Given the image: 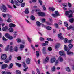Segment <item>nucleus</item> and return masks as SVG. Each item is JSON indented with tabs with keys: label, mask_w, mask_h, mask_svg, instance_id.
<instances>
[{
	"label": "nucleus",
	"mask_w": 74,
	"mask_h": 74,
	"mask_svg": "<svg viewBox=\"0 0 74 74\" xmlns=\"http://www.w3.org/2000/svg\"><path fill=\"white\" fill-rule=\"evenodd\" d=\"M65 14L66 15H68V17L69 18L73 17V15H72L73 14V13L72 12V11L71 10H69V11H66Z\"/></svg>",
	"instance_id": "nucleus-1"
},
{
	"label": "nucleus",
	"mask_w": 74,
	"mask_h": 74,
	"mask_svg": "<svg viewBox=\"0 0 74 74\" xmlns=\"http://www.w3.org/2000/svg\"><path fill=\"white\" fill-rule=\"evenodd\" d=\"M9 47H10V45H7L5 49V50L6 51H10L11 52H13V49L12 48V46H10V47L9 48Z\"/></svg>",
	"instance_id": "nucleus-2"
},
{
	"label": "nucleus",
	"mask_w": 74,
	"mask_h": 74,
	"mask_svg": "<svg viewBox=\"0 0 74 74\" xmlns=\"http://www.w3.org/2000/svg\"><path fill=\"white\" fill-rule=\"evenodd\" d=\"M1 10L2 12H6L7 11V8L5 5H3L1 6Z\"/></svg>",
	"instance_id": "nucleus-3"
},
{
	"label": "nucleus",
	"mask_w": 74,
	"mask_h": 74,
	"mask_svg": "<svg viewBox=\"0 0 74 74\" xmlns=\"http://www.w3.org/2000/svg\"><path fill=\"white\" fill-rule=\"evenodd\" d=\"M1 58L2 60H5L7 59V55L5 54H4L2 55Z\"/></svg>",
	"instance_id": "nucleus-4"
},
{
	"label": "nucleus",
	"mask_w": 74,
	"mask_h": 74,
	"mask_svg": "<svg viewBox=\"0 0 74 74\" xmlns=\"http://www.w3.org/2000/svg\"><path fill=\"white\" fill-rule=\"evenodd\" d=\"M55 60H56V58H55V57H52L51 58L50 60V63H53L55 62Z\"/></svg>",
	"instance_id": "nucleus-5"
},
{
	"label": "nucleus",
	"mask_w": 74,
	"mask_h": 74,
	"mask_svg": "<svg viewBox=\"0 0 74 74\" xmlns=\"http://www.w3.org/2000/svg\"><path fill=\"white\" fill-rule=\"evenodd\" d=\"M59 54L60 56H66V54L64 53V51H60Z\"/></svg>",
	"instance_id": "nucleus-6"
},
{
	"label": "nucleus",
	"mask_w": 74,
	"mask_h": 74,
	"mask_svg": "<svg viewBox=\"0 0 74 74\" xmlns=\"http://www.w3.org/2000/svg\"><path fill=\"white\" fill-rule=\"evenodd\" d=\"M38 16H45V14L42 12H38Z\"/></svg>",
	"instance_id": "nucleus-7"
},
{
	"label": "nucleus",
	"mask_w": 74,
	"mask_h": 74,
	"mask_svg": "<svg viewBox=\"0 0 74 74\" xmlns=\"http://www.w3.org/2000/svg\"><path fill=\"white\" fill-rule=\"evenodd\" d=\"M49 57H47L44 60V62L45 63H48L49 62Z\"/></svg>",
	"instance_id": "nucleus-8"
},
{
	"label": "nucleus",
	"mask_w": 74,
	"mask_h": 74,
	"mask_svg": "<svg viewBox=\"0 0 74 74\" xmlns=\"http://www.w3.org/2000/svg\"><path fill=\"white\" fill-rule=\"evenodd\" d=\"M8 67V65L7 64H4L2 65L1 69H6L7 67Z\"/></svg>",
	"instance_id": "nucleus-9"
},
{
	"label": "nucleus",
	"mask_w": 74,
	"mask_h": 74,
	"mask_svg": "<svg viewBox=\"0 0 74 74\" xmlns=\"http://www.w3.org/2000/svg\"><path fill=\"white\" fill-rule=\"evenodd\" d=\"M67 29L68 30H70V29H72V30H74V27L71 25L70 26L67 28Z\"/></svg>",
	"instance_id": "nucleus-10"
},
{
	"label": "nucleus",
	"mask_w": 74,
	"mask_h": 74,
	"mask_svg": "<svg viewBox=\"0 0 74 74\" xmlns=\"http://www.w3.org/2000/svg\"><path fill=\"white\" fill-rule=\"evenodd\" d=\"M30 59L29 58H27L26 59V63L27 64H30Z\"/></svg>",
	"instance_id": "nucleus-11"
},
{
	"label": "nucleus",
	"mask_w": 74,
	"mask_h": 74,
	"mask_svg": "<svg viewBox=\"0 0 74 74\" xmlns=\"http://www.w3.org/2000/svg\"><path fill=\"white\" fill-rule=\"evenodd\" d=\"M58 60L59 61H60V62H62L63 61V58L61 56H59L58 58Z\"/></svg>",
	"instance_id": "nucleus-12"
},
{
	"label": "nucleus",
	"mask_w": 74,
	"mask_h": 74,
	"mask_svg": "<svg viewBox=\"0 0 74 74\" xmlns=\"http://www.w3.org/2000/svg\"><path fill=\"white\" fill-rule=\"evenodd\" d=\"M15 25L12 23H10L9 25L10 27H15Z\"/></svg>",
	"instance_id": "nucleus-13"
},
{
	"label": "nucleus",
	"mask_w": 74,
	"mask_h": 74,
	"mask_svg": "<svg viewBox=\"0 0 74 74\" xmlns=\"http://www.w3.org/2000/svg\"><path fill=\"white\" fill-rule=\"evenodd\" d=\"M13 64L11 63L8 66V69H12L13 67Z\"/></svg>",
	"instance_id": "nucleus-14"
},
{
	"label": "nucleus",
	"mask_w": 74,
	"mask_h": 74,
	"mask_svg": "<svg viewBox=\"0 0 74 74\" xmlns=\"http://www.w3.org/2000/svg\"><path fill=\"white\" fill-rule=\"evenodd\" d=\"M8 29V27L7 26H6L4 27H3L2 29V30L3 31H6V30H7Z\"/></svg>",
	"instance_id": "nucleus-15"
},
{
	"label": "nucleus",
	"mask_w": 74,
	"mask_h": 74,
	"mask_svg": "<svg viewBox=\"0 0 74 74\" xmlns=\"http://www.w3.org/2000/svg\"><path fill=\"white\" fill-rule=\"evenodd\" d=\"M29 9L28 8L26 9L25 13V14H29Z\"/></svg>",
	"instance_id": "nucleus-16"
},
{
	"label": "nucleus",
	"mask_w": 74,
	"mask_h": 74,
	"mask_svg": "<svg viewBox=\"0 0 74 74\" xmlns=\"http://www.w3.org/2000/svg\"><path fill=\"white\" fill-rule=\"evenodd\" d=\"M8 30L10 33H12L14 32V29L13 28H10L8 29Z\"/></svg>",
	"instance_id": "nucleus-17"
},
{
	"label": "nucleus",
	"mask_w": 74,
	"mask_h": 74,
	"mask_svg": "<svg viewBox=\"0 0 74 74\" xmlns=\"http://www.w3.org/2000/svg\"><path fill=\"white\" fill-rule=\"evenodd\" d=\"M67 55H70V54L73 55V52H71V51H70V50H69L67 51Z\"/></svg>",
	"instance_id": "nucleus-18"
},
{
	"label": "nucleus",
	"mask_w": 74,
	"mask_h": 74,
	"mask_svg": "<svg viewBox=\"0 0 74 74\" xmlns=\"http://www.w3.org/2000/svg\"><path fill=\"white\" fill-rule=\"evenodd\" d=\"M22 65L23 67H24L25 68V67H26V63H25V62H23Z\"/></svg>",
	"instance_id": "nucleus-19"
},
{
	"label": "nucleus",
	"mask_w": 74,
	"mask_h": 74,
	"mask_svg": "<svg viewBox=\"0 0 74 74\" xmlns=\"http://www.w3.org/2000/svg\"><path fill=\"white\" fill-rule=\"evenodd\" d=\"M36 23L38 26H41V23L39 21H37Z\"/></svg>",
	"instance_id": "nucleus-20"
},
{
	"label": "nucleus",
	"mask_w": 74,
	"mask_h": 74,
	"mask_svg": "<svg viewBox=\"0 0 74 74\" xmlns=\"http://www.w3.org/2000/svg\"><path fill=\"white\" fill-rule=\"evenodd\" d=\"M49 9L50 10L52 11H53L55 10V8L53 7H52V8L49 7Z\"/></svg>",
	"instance_id": "nucleus-21"
},
{
	"label": "nucleus",
	"mask_w": 74,
	"mask_h": 74,
	"mask_svg": "<svg viewBox=\"0 0 74 74\" xmlns=\"http://www.w3.org/2000/svg\"><path fill=\"white\" fill-rule=\"evenodd\" d=\"M55 14L57 16H59L60 15L59 14V13L58 11H56L55 12Z\"/></svg>",
	"instance_id": "nucleus-22"
},
{
	"label": "nucleus",
	"mask_w": 74,
	"mask_h": 74,
	"mask_svg": "<svg viewBox=\"0 0 74 74\" xmlns=\"http://www.w3.org/2000/svg\"><path fill=\"white\" fill-rule=\"evenodd\" d=\"M73 46V45L71 44H69L68 45V47L69 48H70L71 49V48H72Z\"/></svg>",
	"instance_id": "nucleus-23"
},
{
	"label": "nucleus",
	"mask_w": 74,
	"mask_h": 74,
	"mask_svg": "<svg viewBox=\"0 0 74 74\" xmlns=\"http://www.w3.org/2000/svg\"><path fill=\"white\" fill-rule=\"evenodd\" d=\"M24 47H25L24 45L21 44L20 45V49H23V48H24Z\"/></svg>",
	"instance_id": "nucleus-24"
},
{
	"label": "nucleus",
	"mask_w": 74,
	"mask_h": 74,
	"mask_svg": "<svg viewBox=\"0 0 74 74\" xmlns=\"http://www.w3.org/2000/svg\"><path fill=\"white\" fill-rule=\"evenodd\" d=\"M13 52H14V51H15V52H17V51H18V47H17L16 46L15 47H14V50H13Z\"/></svg>",
	"instance_id": "nucleus-25"
},
{
	"label": "nucleus",
	"mask_w": 74,
	"mask_h": 74,
	"mask_svg": "<svg viewBox=\"0 0 74 74\" xmlns=\"http://www.w3.org/2000/svg\"><path fill=\"white\" fill-rule=\"evenodd\" d=\"M64 48L65 51H67V48H68V47H67V46L66 45H65L64 46Z\"/></svg>",
	"instance_id": "nucleus-26"
},
{
	"label": "nucleus",
	"mask_w": 74,
	"mask_h": 74,
	"mask_svg": "<svg viewBox=\"0 0 74 74\" xmlns=\"http://www.w3.org/2000/svg\"><path fill=\"white\" fill-rule=\"evenodd\" d=\"M15 5H17V6H19V5H20V4L18 3V1H15Z\"/></svg>",
	"instance_id": "nucleus-27"
},
{
	"label": "nucleus",
	"mask_w": 74,
	"mask_h": 74,
	"mask_svg": "<svg viewBox=\"0 0 74 74\" xmlns=\"http://www.w3.org/2000/svg\"><path fill=\"white\" fill-rule=\"evenodd\" d=\"M5 36L6 37V38H8L10 36V34H5Z\"/></svg>",
	"instance_id": "nucleus-28"
},
{
	"label": "nucleus",
	"mask_w": 74,
	"mask_h": 74,
	"mask_svg": "<svg viewBox=\"0 0 74 74\" xmlns=\"http://www.w3.org/2000/svg\"><path fill=\"white\" fill-rule=\"evenodd\" d=\"M39 39L40 41H44V38L42 37H40Z\"/></svg>",
	"instance_id": "nucleus-29"
},
{
	"label": "nucleus",
	"mask_w": 74,
	"mask_h": 74,
	"mask_svg": "<svg viewBox=\"0 0 74 74\" xmlns=\"http://www.w3.org/2000/svg\"><path fill=\"white\" fill-rule=\"evenodd\" d=\"M16 65L18 67H21V65L20 64L16 63Z\"/></svg>",
	"instance_id": "nucleus-30"
},
{
	"label": "nucleus",
	"mask_w": 74,
	"mask_h": 74,
	"mask_svg": "<svg viewBox=\"0 0 74 74\" xmlns=\"http://www.w3.org/2000/svg\"><path fill=\"white\" fill-rule=\"evenodd\" d=\"M16 72L17 74H21V71L19 70L16 71Z\"/></svg>",
	"instance_id": "nucleus-31"
},
{
	"label": "nucleus",
	"mask_w": 74,
	"mask_h": 74,
	"mask_svg": "<svg viewBox=\"0 0 74 74\" xmlns=\"http://www.w3.org/2000/svg\"><path fill=\"white\" fill-rule=\"evenodd\" d=\"M30 19L31 20H34L35 19V17L33 16H31Z\"/></svg>",
	"instance_id": "nucleus-32"
},
{
	"label": "nucleus",
	"mask_w": 74,
	"mask_h": 74,
	"mask_svg": "<svg viewBox=\"0 0 74 74\" xmlns=\"http://www.w3.org/2000/svg\"><path fill=\"white\" fill-rule=\"evenodd\" d=\"M17 42L18 43H19V42H21V39L17 38Z\"/></svg>",
	"instance_id": "nucleus-33"
},
{
	"label": "nucleus",
	"mask_w": 74,
	"mask_h": 74,
	"mask_svg": "<svg viewBox=\"0 0 74 74\" xmlns=\"http://www.w3.org/2000/svg\"><path fill=\"white\" fill-rule=\"evenodd\" d=\"M8 39H9V40H12V39H13V37L11 36H10Z\"/></svg>",
	"instance_id": "nucleus-34"
},
{
	"label": "nucleus",
	"mask_w": 74,
	"mask_h": 74,
	"mask_svg": "<svg viewBox=\"0 0 74 74\" xmlns=\"http://www.w3.org/2000/svg\"><path fill=\"white\" fill-rule=\"evenodd\" d=\"M2 16L3 18H6L7 17V14H2Z\"/></svg>",
	"instance_id": "nucleus-35"
},
{
	"label": "nucleus",
	"mask_w": 74,
	"mask_h": 74,
	"mask_svg": "<svg viewBox=\"0 0 74 74\" xmlns=\"http://www.w3.org/2000/svg\"><path fill=\"white\" fill-rule=\"evenodd\" d=\"M64 25L66 27H68V23H67V22H65L64 23Z\"/></svg>",
	"instance_id": "nucleus-36"
},
{
	"label": "nucleus",
	"mask_w": 74,
	"mask_h": 74,
	"mask_svg": "<svg viewBox=\"0 0 74 74\" xmlns=\"http://www.w3.org/2000/svg\"><path fill=\"white\" fill-rule=\"evenodd\" d=\"M6 16H7L8 18H12V17L11 15H10L8 14H6Z\"/></svg>",
	"instance_id": "nucleus-37"
},
{
	"label": "nucleus",
	"mask_w": 74,
	"mask_h": 74,
	"mask_svg": "<svg viewBox=\"0 0 74 74\" xmlns=\"http://www.w3.org/2000/svg\"><path fill=\"white\" fill-rule=\"evenodd\" d=\"M46 29L47 30H51V27L49 26H48L46 27Z\"/></svg>",
	"instance_id": "nucleus-38"
},
{
	"label": "nucleus",
	"mask_w": 74,
	"mask_h": 74,
	"mask_svg": "<svg viewBox=\"0 0 74 74\" xmlns=\"http://www.w3.org/2000/svg\"><path fill=\"white\" fill-rule=\"evenodd\" d=\"M38 1L39 3L40 4V5H42V1L41 0H39Z\"/></svg>",
	"instance_id": "nucleus-39"
},
{
	"label": "nucleus",
	"mask_w": 74,
	"mask_h": 74,
	"mask_svg": "<svg viewBox=\"0 0 74 74\" xmlns=\"http://www.w3.org/2000/svg\"><path fill=\"white\" fill-rule=\"evenodd\" d=\"M59 47H60V45H59V44H58V45L56 46V49H58Z\"/></svg>",
	"instance_id": "nucleus-40"
},
{
	"label": "nucleus",
	"mask_w": 74,
	"mask_h": 74,
	"mask_svg": "<svg viewBox=\"0 0 74 74\" xmlns=\"http://www.w3.org/2000/svg\"><path fill=\"white\" fill-rule=\"evenodd\" d=\"M27 39L28 41H29V42H31V39H30V38L29 37V36L27 37Z\"/></svg>",
	"instance_id": "nucleus-41"
},
{
	"label": "nucleus",
	"mask_w": 74,
	"mask_h": 74,
	"mask_svg": "<svg viewBox=\"0 0 74 74\" xmlns=\"http://www.w3.org/2000/svg\"><path fill=\"white\" fill-rule=\"evenodd\" d=\"M66 69L67 71H68V72H70V69L69 67H67Z\"/></svg>",
	"instance_id": "nucleus-42"
},
{
	"label": "nucleus",
	"mask_w": 74,
	"mask_h": 74,
	"mask_svg": "<svg viewBox=\"0 0 74 74\" xmlns=\"http://www.w3.org/2000/svg\"><path fill=\"white\" fill-rule=\"evenodd\" d=\"M6 21L8 22H11V20L10 18H9Z\"/></svg>",
	"instance_id": "nucleus-43"
},
{
	"label": "nucleus",
	"mask_w": 74,
	"mask_h": 74,
	"mask_svg": "<svg viewBox=\"0 0 74 74\" xmlns=\"http://www.w3.org/2000/svg\"><path fill=\"white\" fill-rule=\"evenodd\" d=\"M48 44H46V43H42L41 44V45H42L43 47H44V46H45V45H48Z\"/></svg>",
	"instance_id": "nucleus-44"
},
{
	"label": "nucleus",
	"mask_w": 74,
	"mask_h": 74,
	"mask_svg": "<svg viewBox=\"0 0 74 74\" xmlns=\"http://www.w3.org/2000/svg\"><path fill=\"white\" fill-rule=\"evenodd\" d=\"M17 59L18 60H20L22 59V58L21 56H18L17 57Z\"/></svg>",
	"instance_id": "nucleus-45"
},
{
	"label": "nucleus",
	"mask_w": 74,
	"mask_h": 74,
	"mask_svg": "<svg viewBox=\"0 0 74 74\" xmlns=\"http://www.w3.org/2000/svg\"><path fill=\"white\" fill-rule=\"evenodd\" d=\"M51 15L53 18H56V17L58 16H56L55 14H52Z\"/></svg>",
	"instance_id": "nucleus-46"
},
{
	"label": "nucleus",
	"mask_w": 74,
	"mask_h": 74,
	"mask_svg": "<svg viewBox=\"0 0 74 74\" xmlns=\"http://www.w3.org/2000/svg\"><path fill=\"white\" fill-rule=\"evenodd\" d=\"M9 60H7L4 61V62L5 63H9Z\"/></svg>",
	"instance_id": "nucleus-47"
},
{
	"label": "nucleus",
	"mask_w": 74,
	"mask_h": 74,
	"mask_svg": "<svg viewBox=\"0 0 74 74\" xmlns=\"http://www.w3.org/2000/svg\"><path fill=\"white\" fill-rule=\"evenodd\" d=\"M48 49L49 51H51L52 50V47H49L48 48Z\"/></svg>",
	"instance_id": "nucleus-48"
},
{
	"label": "nucleus",
	"mask_w": 74,
	"mask_h": 74,
	"mask_svg": "<svg viewBox=\"0 0 74 74\" xmlns=\"http://www.w3.org/2000/svg\"><path fill=\"white\" fill-rule=\"evenodd\" d=\"M39 55H40L39 52H38V51H36V56L37 57H38V56H39Z\"/></svg>",
	"instance_id": "nucleus-49"
},
{
	"label": "nucleus",
	"mask_w": 74,
	"mask_h": 74,
	"mask_svg": "<svg viewBox=\"0 0 74 74\" xmlns=\"http://www.w3.org/2000/svg\"><path fill=\"white\" fill-rule=\"evenodd\" d=\"M36 71H37V72L38 73V74H40V70H39V69L37 68L36 69Z\"/></svg>",
	"instance_id": "nucleus-50"
},
{
	"label": "nucleus",
	"mask_w": 74,
	"mask_h": 74,
	"mask_svg": "<svg viewBox=\"0 0 74 74\" xmlns=\"http://www.w3.org/2000/svg\"><path fill=\"white\" fill-rule=\"evenodd\" d=\"M25 3H22L21 4V5L22 7H25Z\"/></svg>",
	"instance_id": "nucleus-51"
},
{
	"label": "nucleus",
	"mask_w": 74,
	"mask_h": 74,
	"mask_svg": "<svg viewBox=\"0 0 74 74\" xmlns=\"http://www.w3.org/2000/svg\"><path fill=\"white\" fill-rule=\"evenodd\" d=\"M58 36L59 38H60V37L62 36V33H60L58 35Z\"/></svg>",
	"instance_id": "nucleus-52"
},
{
	"label": "nucleus",
	"mask_w": 74,
	"mask_h": 74,
	"mask_svg": "<svg viewBox=\"0 0 74 74\" xmlns=\"http://www.w3.org/2000/svg\"><path fill=\"white\" fill-rule=\"evenodd\" d=\"M58 24H59L60 25L62 24V22L61 21L59 20L58 21Z\"/></svg>",
	"instance_id": "nucleus-53"
},
{
	"label": "nucleus",
	"mask_w": 74,
	"mask_h": 74,
	"mask_svg": "<svg viewBox=\"0 0 74 74\" xmlns=\"http://www.w3.org/2000/svg\"><path fill=\"white\" fill-rule=\"evenodd\" d=\"M2 39L3 40H4V41H7V40H8L5 38L4 36L2 37Z\"/></svg>",
	"instance_id": "nucleus-54"
},
{
	"label": "nucleus",
	"mask_w": 74,
	"mask_h": 74,
	"mask_svg": "<svg viewBox=\"0 0 74 74\" xmlns=\"http://www.w3.org/2000/svg\"><path fill=\"white\" fill-rule=\"evenodd\" d=\"M74 21V19L73 18H72L71 19H70L69 20V21L70 22H71L72 23V22H73V21Z\"/></svg>",
	"instance_id": "nucleus-55"
},
{
	"label": "nucleus",
	"mask_w": 74,
	"mask_h": 74,
	"mask_svg": "<svg viewBox=\"0 0 74 74\" xmlns=\"http://www.w3.org/2000/svg\"><path fill=\"white\" fill-rule=\"evenodd\" d=\"M56 69V67H55V66H54L52 68V71H55Z\"/></svg>",
	"instance_id": "nucleus-56"
},
{
	"label": "nucleus",
	"mask_w": 74,
	"mask_h": 74,
	"mask_svg": "<svg viewBox=\"0 0 74 74\" xmlns=\"http://www.w3.org/2000/svg\"><path fill=\"white\" fill-rule=\"evenodd\" d=\"M17 1H18V2L20 3H22V2L23 1V0H17Z\"/></svg>",
	"instance_id": "nucleus-57"
},
{
	"label": "nucleus",
	"mask_w": 74,
	"mask_h": 74,
	"mask_svg": "<svg viewBox=\"0 0 74 74\" xmlns=\"http://www.w3.org/2000/svg\"><path fill=\"white\" fill-rule=\"evenodd\" d=\"M68 40L67 39V38H65V41H64V42H65V43H67V42Z\"/></svg>",
	"instance_id": "nucleus-58"
},
{
	"label": "nucleus",
	"mask_w": 74,
	"mask_h": 74,
	"mask_svg": "<svg viewBox=\"0 0 74 74\" xmlns=\"http://www.w3.org/2000/svg\"><path fill=\"white\" fill-rule=\"evenodd\" d=\"M53 33H56V30L55 29H53Z\"/></svg>",
	"instance_id": "nucleus-59"
},
{
	"label": "nucleus",
	"mask_w": 74,
	"mask_h": 74,
	"mask_svg": "<svg viewBox=\"0 0 74 74\" xmlns=\"http://www.w3.org/2000/svg\"><path fill=\"white\" fill-rule=\"evenodd\" d=\"M35 11H36V12H38V11H40V10L39 9H35Z\"/></svg>",
	"instance_id": "nucleus-60"
},
{
	"label": "nucleus",
	"mask_w": 74,
	"mask_h": 74,
	"mask_svg": "<svg viewBox=\"0 0 74 74\" xmlns=\"http://www.w3.org/2000/svg\"><path fill=\"white\" fill-rule=\"evenodd\" d=\"M68 6L69 7H71V4L69 2L68 3Z\"/></svg>",
	"instance_id": "nucleus-61"
},
{
	"label": "nucleus",
	"mask_w": 74,
	"mask_h": 74,
	"mask_svg": "<svg viewBox=\"0 0 74 74\" xmlns=\"http://www.w3.org/2000/svg\"><path fill=\"white\" fill-rule=\"evenodd\" d=\"M63 6H64V7H67V3H64L63 4Z\"/></svg>",
	"instance_id": "nucleus-62"
},
{
	"label": "nucleus",
	"mask_w": 74,
	"mask_h": 74,
	"mask_svg": "<svg viewBox=\"0 0 74 74\" xmlns=\"http://www.w3.org/2000/svg\"><path fill=\"white\" fill-rule=\"evenodd\" d=\"M49 20L51 22H52L53 20H52V18H49Z\"/></svg>",
	"instance_id": "nucleus-63"
},
{
	"label": "nucleus",
	"mask_w": 74,
	"mask_h": 74,
	"mask_svg": "<svg viewBox=\"0 0 74 74\" xmlns=\"http://www.w3.org/2000/svg\"><path fill=\"white\" fill-rule=\"evenodd\" d=\"M47 41H53V40H51V39L49 38H48L47 39Z\"/></svg>",
	"instance_id": "nucleus-64"
}]
</instances>
